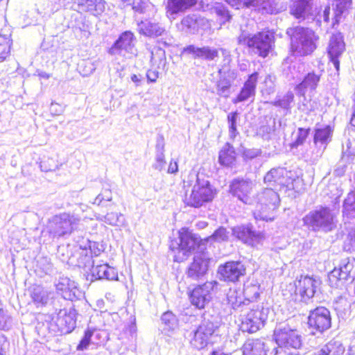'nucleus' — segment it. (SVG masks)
Returning a JSON list of instances; mask_svg holds the SVG:
<instances>
[{
  "label": "nucleus",
  "instance_id": "1",
  "mask_svg": "<svg viewBox=\"0 0 355 355\" xmlns=\"http://www.w3.org/2000/svg\"><path fill=\"white\" fill-rule=\"evenodd\" d=\"M184 187H192L189 192H185L183 200L186 205L191 207H201L212 201L216 194V189L212 187L209 181L200 177L194 171L189 173L187 179L184 181Z\"/></svg>",
  "mask_w": 355,
  "mask_h": 355
},
{
  "label": "nucleus",
  "instance_id": "2",
  "mask_svg": "<svg viewBox=\"0 0 355 355\" xmlns=\"http://www.w3.org/2000/svg\"><path fill=\"white\" fill-rule=\"evenodd\" d=\"M338 211L327 206H319L309 211L303 218L304 223L313 231L329 232L336 227Z\"/></svg>",
  "mask_w": 355,
  "mask_h": 355
},
{
  "label": "nucleus",
  "instance_id": "3",
  "mask_svg": "<svg viewBox=\"0 0 355 355\" xmlns=\"http://www.w3.org/2000/svg\"><path fill=\"white\" fill-rule=\"evenodd\" d=\"M273 336L277 345L275 355H297L296 350L302 345V336L286 324L277 325Z\"/></svg>",
  "mask_w": 355,
  "mask_h": 355
},
{
  "label": "nucleus",
  "instance_id": "4",
  "mask_svg": "<svg viewBox=\"0 0 355 355\" xmlns=\"http://www.w3.org/2000/svg\"><path fill=\"white\" fill-rule=\"evenodd\" d=\"M286 33L290 37L291 49L295 55H308L315 49L318 37L311 29L296 26L288 28Z\"/></svg>",
  "mask_w": 355,
  "mask_h": 355
},
{
  "label": "nucleus",
  "instance_id": "5",
  "mask_svg": "<svg viewBox=\"0 0 355 355\" xmlns=\"http://www.w3.org/2000/svg\"><path fill=\"white\" fill-rule=\"evenodd\" d=\"M280 202L277 192L272 188H266L259 193L256 198L255 208L253 214L256 220H272L274 211Z\"/></svg>",
  "mask_w": 355,
  "mask_h": 355
},
{
  "label": "nucleus",
  "instance_id": "6",
  "mask_svg": "<svg viewBox=\"0 0 355 355\" xmlns=\"http://www.w3.org/2000/svg\"><path fill=\"white\" fill-rule=\"evenodd\" d=\"M49 332L53 336L67 334L71 333L76 325V312L74 309H65L57 310L55 312L48 314Z\"/></svg>",
  "mask_w": 355,
  "mask_h": 355
},
{
  "label": "nucleus",
  "instance_id": "7",
  "mask_svg": "<svg viewBox=\"0 0 355 355\" xmlns=\"http://www.w3.org/2000/svg\"><path fill=\"white\" fill-rule=\"evenodd\" d=\"M238 42L251 48L259 56L266 58L272 49L273 36L268 31L259 32L253 35L242 33L238 37Z\"/></svg>",
  "mask_w": 355,
  "mask_h": 355
},
{
  "label": "nucleus",
  "instance_id": "8",
  "mask_svg": "<svg viewBox=\"0 0 355 355\" xmlns=\"http://www.w3.org/2000/svg\"><path fill=\"white\" fill-rule=\"evenodd\" d=\"M245 313L241 315V329L244 332L254 333L263 327L267 320L269 309L261 304H252L248 306Z\"/></svg>",
  "mask_w": 355,
  "mask_h": 355
},
{
  "label": "nucleus",
  "instance_id": "9",
  "mask_svg": "<svg viewBox=\"0 0 355 355\" xmlns=\"http://www.w3.org/2000/svg\"><path fill=\"white\" fill-rule=\"evenodd\" d=\"M236 9L254 8L264 14H277L284 9L282 0H225Z\"/></svg>",
  "mask_w": 355,
  "mask_h": 355
},
{
  "label": "nucleus",
  "instance_id": "10",
  "mask_svg": "<svg viewBox=\"0 0 355 355\" xmlns=\"http://www.w3.org/2000/svg\"><path fill=\"white\" fill-rule=\"evenodd\" d=\"M308 325L311 334H322L331 327L330 311L324 306H319L311 311L308 318Z\"/></svg>",
  "mask_w": 355,
  "mask_h": 355
},
{
  "label": "nucleus",
  "instance_id": "11",
  "mask_svg": "<svg viewBox=\"0 0 355 355\" xmlns=\"http://www.w3.org/2000/svg\"><path fill=\"white\" fill-rule=\"evenodd\" d=\"M328 277L332 287H338L343 281L353 279L355 277V259L345 257L341 259L338 266L335 267Z\"/></svg>",
  "mask_w": 355,
  "mask_h": 355
},
{
  "label": "nucleus",
  "instance_id": "12",
  "mask_svg": "<svg viewBox=\"0 0 355 355\" xmlns=\"http://www.w3.org/2000/svg\"><path fill=\"white\" fill-rule=\"evenodd\" d=\"M78 220L73 216L64 213L55 216L49 222V232L53 237H60L71 232Z\"/></svg>",
  "mask_w": 355,
  "mask_h": 355
},
{
  "label": "nucleus",
  "instance_id": "13",
  "mask_svg": "<svg viewBox=\"0 0 355 355\" xmlns=\"http://www.w3.org/2000/svg\"><path fill=\"white\" fill-rule=\"evenodd\" d=\"M179 240L178 253L175 255L174 260L182 262L196 249L200 239L191 232L182 228L179 231Z\"/></svg>",
  "mask_w": 355,
  "mask_h": 355
},
{
  "label": "nucleus",
  "instance_id": "14",
  "mask_svg": "<svg viewBox=\"0 0 355 355\" xmlns=\"http://www.w3.org/2000/svg\"><path fill=\"white\" fill-rule=\"evenodd\" d=\"M216 285V282L211 281L196 286L189 293L191 304L199 309L205 308L211 300V292Z\"/></svg>",
  "mask_w": 355,
  "mask_h": 355
},
{
  "label": "nucleus",
  "instance_id": "15",
  "mask_svg": "<svg viewBox=\"0 0 355 355\" xmlns=\"http://www.w3.org/2000/svg\"><path fill=\"white\" fill-rule=\"evenodd\" d=\"M324 73L323 64H319L316 71L308 72L303 78L301 83L295 87V91L297 96L304 97L306 101V93L307 91L313 92L317 89L320 78Z\"/></svg>",
  "mask_w": 355,
  "mask_h": 355
},
{
  "label": "nucleus",
  "instance_id": "16",
  "mask_svg": "<svg viewBox=\"0 0 355 355\" xmlns=\"http://www.w3.org/2000/svg\"><path fill=\"white\" fill-rule=\"evenodd\" d=\"M209 259L205 253L195 254L192 261L187 268L185 274L192 280H200L208 271Z\"/></svg>",
  "mask_w": 355,
  "mask_h": 355
},
{
  "label": "nucleus",
  "instance_id": "17",
  "mask_svg": "<svg viewBox=\"0 0 355 355\" xmlns=\"http://www.w3.org/2000/svg\"><path fill=\"white\" fill-rule=\"evenodd\" d=\"M321 284L319 279L309 276H301L295 281L296 293L301 296V300L305 302L311 299Z\"/></svg>",
  "mask_w": 355,
  "mask_h": 355
},
{
  "label": "nucleus",
  "instance_id": "18",
  "mask_svg": "<svg viewBox=\"0 0 355 355\" xmlns=\"http://www.w3.org/2000/svg\"><path fill=\"white\" fill-rule=\"evenodd\" d=\"M215 329L216 327L213 322L209 320H204L194 331L193 336L191 340V345L197 349L205 347L209 338L214 333Z\"/></svg>",
  "mask_w": 355,
  "mask_h": 355
},
{
  "label": "nucleus",
  "instance_id": "19",
  "mask_svg": "<svg viewBox=\"0 0 355 355\" xmlns=\"http://www.w3.org/2000/svg\"><path fill=\"white\" fill-rule=\"evenodd\" d=\"M135 39L132 32L125 31L109 49L108 53L110 55H122L123 56L126 53L135 55L136 51L133 44Z\"/></svg>",
  "mask_w": 355,
  "mask_h": 355
},
{
  "label": "nucleus",
  "instance_id": "20",
  "mask_svg": "<svg viewBox=\"0 0 355 355\" xmlns=\"http://www.w3.org/2000/svg\"><path fill=\"white\" fill-rule=\"evenodd\" d=\"M253 188L252 181L236 178L230 185V193L245 204H250V194Z\"/></svg>",
  "mask_w": 355,
  "mask_h": 355
},
{
  "label": "nucleus",
  "instance_id": "21",
  "mask_svg": "<svg viewBox=\"0 0 355 355\" xmlns=\"http://www.w3.org/2000/svg\"><path fill=\"white\" fill-rule=\"evenodd\" d=\"M55 286L65 300L74 301L82 296V292L77 284L67 277H60Z\"/></svg>",
  "mask_w": 355,
  "mask_h": 355
},
{
  "label": "nucleus",
  "instance_id": "22",
  "mask_svg": "<svg viewBox=\"0 0 355 355\" xmlns=\"http://www.w3.org/2000/svg\"><path fill=\"white\" fill-rule=\"evenodd\" d=\"M288 172L284 168H272L264 177V182L268 187H273L274 190L282 187H289L291 179L288 176Z\"/></svg>",
  "mask_w": 355,
  "mask_h": 355
},
{
  "label": "nucleus",
  "instance_id": "23",
  "mask_svg": "<svg viewBox=\"0 0 355 355\" xmlns=\"http://www.w3.org/2000/svg\"><path fill=\"white\" fill-rule=\"evenodd\" d=\"M245 268L241 261H228L218 267V272L224 281L235 282L244 275Z\"/></svg>",
  "mask_w": 355,
  "mask_h": 355
},
{
  "label": "nucleus",
  "instance_id": "24",
  "mask_svg": "<svg viewBox=\"0 0 355 355\" xmlns=\"http://www.w3.org/2000/svg\"><path fill=\"white\" fill-rule=\"evenodd\" d=\"M345 49V44L343 37L340 33L332 35L330 38L328 54L331 63L338 72L340 69V61L338 58L343 54Z\"/></svg>",
  "mask_w": 355,
  "mask_h": 355
},
{
  "label": "nucleus",
  "instance_id": "25",
  "mask_svg": "<svg viewBox=\"0 0 355 355\" xmlns=\"http://www.w3.org/2000/svg\"><path fill=\"white\" fill-rule=\"evenodd\" d=\"M233 235L245 243L254 245L263 239V234L252 230L250 226H237L232 229Z\"/></svg>",
  "mask_w": 355,
  "mask_h": 355
},
{
  "label": "nucleus",
  "instance_id": "26",
  "mask_svg": "<svg viewBox=\"0 0 355 355\" xmlns=\"http://www.w3.org/2000/svg\"><path fill=\"white\" fill-rule=\"evenodd\" d=\"M207 23V20L198 15H188L184 17L180 24L178 25V28L187 33L194 34L199 28H204Z\"/></svg>",
  "mask_w": 355,
  "mask_h": 355
},
{
  "label": "nucleus",
  "instance_id": "27",
  "mask_svg": "<svg viewBox=\"0 0 355 355\" xmlns=\"http://www.w3.org/2000/svg\"><path fill=\"white\" fill-rule=\"evenodd\" d=\"M258 76L259 73L257 72H254L248 76L239 94L236 98L232 99L233 103L236 104L254 96Z\"/></svg>",
  "mask_w": 355,
  "mask_h": 355
},
{
  "label": "nucleus",
  "instance_id": "28",
  "mask_svg": "<svg viewBox=\"0 0 355 355\" xmlns=\"http://www.w3.org/2000/svg\"><path fill=\"white\" fill-rule=\"evenodd\" d=\"M243 355H267L268 347L261 339H248L243 344Z\"/></svg>",
  "mask_w": 355,
  "mask_h": 355
},
{
  "label": "nucleus",
  "instance_id": "29",
  "mask_svg": "<svg viewBox=\"0 0 355 355\" xmlns=\"http://www.w3.org/2000/svg\"><path fill=\"white\" fill-rule=\"evenodd\" d=\"M138 31L140 34L150 37L160 36L164 32V28L158 23L148 20L141 21L137 23Z\"/></svg>",
  "mask_w": 355,
  "mask_h": 355
},
{
  "label": "nucleus",
  "instance_id": "30",
  "mask_svg": "<svg viewBox=\"0 0 355 355\" xmlns=\"http://www.w3.org/2000/svg\"><path fill=\"white\" fill-rule=\"evenodd\" d=\"M105 4L106 2L104 0H79L78 6L82 11L98 16L105 11Z\"/></svg>",
  "mask_w": 355,
  "mask_h": 355
},
{
  "label": "nucleus",
  "instance_id": "31",
  "mask_svg": "<svg viewBox=\"0 0 355 355\" xmlns=\"http://www.w3.org/2000/svg\"><path fill=\"white\" fill-rule=\"evenodd\" d=\"M198 0H168L166 13L168 17L175 19V15L194 6Z\"/></svg>",
  "mask_w": 355,
  "mask_h": 355
},
{
  "label": "nucleus",
  "instance_id": "32",
  "mask_svg": "<svg viewBox=\"0 0 355 355\" xmlns=\"http://www.w3.org/2000/svg\"><path fill=\"white\" fill-rule=\"evenodd\" d=\"M91 272L92 277L96 279L116 280L118 277L116 270L107 264L93 266Z\"/></svg>",
  "mask_w": 355,
  "mask_h": 355
},
{
  "label": "nucleus",
  "instance_id": "33",
  "mask_svg": "<svg viewBox=\"0 0 355 355\" xmlns=\"http://www.w3.org/2000/svg\"><path fill=\"white\" fill-rule=\"evenodd\" d=\"M312 0H294L291 7V13L296 19H304L311 9Z\"/></svg>",
  "mask_w": 355,
  "mask_h": 355
},
{
  "label": "nucleus",
  "instance_id": "34",
  "mask_svg": "<svg viewBox=\"0 0 355 355\" xmlns=\"http://www.w3.org/2000/svg\"><path fill=\"white\" fill-rule=\"evenodd\" d=\"M227 304L234 310L243 311L248 309V303L243 300L240 291L236 289H230L227 293Z\"/></svg>",
  "mask_w": 355,
  "mask_h": 355
},
{
  "label": "nucleus",
  "instance_id": "35",
  "mask_svg": "<svg viewBox=\"0 0 355 355\" xmlns=\"http://www.w3.org/2000/svg\"><path fill=\"white\" fill-rule=\"evenodd\" d=\"M333 11V25L338 24L342 16L347 12L352 5V0H331Z\"/></svg>",
  "mask_w": 355,
  "mask_h": 355
},
{
  "label": "nucleus",
  "instance_id": "36",
  "mask_svg": "<svg viewBox=\"0 0 355 355\" xmlns=\"http://www.w3.org/2000/svg\"><path fill=\"white\" fill-rule=\"evenodd\" d=\"M333 130L329 125H325L322 128L315 129L313 142L316 146L322 147L323 150L326 148L327 144L331 140Z\"/></svg>",
  "mask_w": 355,
  "mask_h": 355
},
{
  "label": "nucleus",
  "instance_id": "37",
  "mask_svg": "<svg viewBox=\"0 0 355 355\" xmlns=\"http://www.w3.org/2000/svg\"><path fill=\"white\" fill-rule=\"evenodd\" d=\"M345 348L338 340H331L315 353V355H341Z\"/></svg>",
  "mask_w": 355,
  "mask_h": 355
},
{
  "label": "nucleus",
  "instance_id": "38",
  "mask_svg": "<svg viewBox=\"0 0 355 355\" xmlns=\"http://www.w3.org/2000/svg\"><path fill=\"white\" fill-rule=\"evenodd\" d=\"M218 159L221 165L232 166L236 161L234 147L227 143L220 151Z\"/></svg>",
  "mask_w": 355,
  "mask_h": 355
},
{
  "label": "nucleus",
  "instance_id": "39",
  "mask_svg": "<svg viewBox=\"0 0 355 355\" xmlns=\"http://www.w3.org/2000/svg\"><path fill=\"white\" fill-rule=\"evenodd\" d=\"M178 319L171 311L164 313L161 317V325L162 331L166 334L174 331L178 327Z\"/></svg>",
  "mask_w": 355,
  "mask_h": 355
},
{
  "label": "nucleus",
  "instance_id": "40",
  "mask_svg": "<svg viewBox=\"0 0 355 355\" xmlns=\"http://www.w3.org/2000/svg\"><path fill=\"white\" fill-rule=\"evenodd\" d=\"M101 220L112 226L123 227L126 225L125 219L121 213H107L105 216H102Z\"/></svg>",
  "mask_w": 355,
  "mask_h": 355
},
{
  "label": "nucleus",
  "instance_id": "41",
  "mask_svg": "<svg viewBox=\"0 0 355 355\" xmlns=\"http://www.w3.org/2000/svg\"><path fill=\"white\" fill-rule=\"evenodd\" d=\"M12 40L10 35H0V62L9 55Z\"/></svg>",
  "mask_w": 355,
  "mask_h": 355
},
{
  "label": "nucleus",
  "instance_id": "42",
  "mask_svg": "<svg viewBox=\"0 0 355 355\" xmlns=\"http://www.w3.org/2000/svg\"><path fill=\"white\" fill-rule=\"evenodd\" d=\"M343 216L355 218V193L348 194L343 203Z\"/></svg>",
  "mask_w": 355,
  "mask_h": 355
},
{
  "label": "nucleus",
  "instance_id": "43",
  "mask_svg": "<svg viewBox=\"0 0 355 355\" xmlns=\"http://www.w3.org/2000/svg\"><path fill=\"white\" fill-rule=\"evenodd\" d=\"M218 73L220 75L218 80L231 87L237 77L236 71L232 69H227L225 67H223L219 69Z\"/></svg>",
  "mask_w": 355,
  "mask_h": 355
},
{
  "label": "nucleus",
  "instance_id": "44",
  "mask_svg": "<svg viewBox=\"0 0 355 355\" xmlns=\"http://www.w3.org/2000/svg\"><path fill=\"white\" fill-rule=\"evenodd\" d=\"M304 71V65L302 63L295 62L288 68L287 77L288 79L298 80Z\"/></svg>",
  "mask_w": 355,
  "mask_h": 355
},
{
  "label": "nucleus",
  "instance_id": "45",
  "mask_svg": "<svg viewBox=\"0 0 355 355\" xmlns=\"http://www.w3.org/2000/svg\"><path fill=\"white\" fill-rule=\"evenodd\" d=\"M294 101V95L291 92H288L282 97L278 98L273 103V105L277 107L286 109L287 110L291 108V103Z\"/></svg>",
  "mask_w": 355,
  "mask_h": 355
},
{
  "label": "nucleus",
  "instance_id": "46",
  "mask_svg": "<svg viewBox=\"0 0 355 355\" xmlns=\"http://www.w3.org/2000/svg\"><path fill=\"white\" fill-rule=\"evenodd\" d=\"M243 295L248 306L252 305L250 302L259 297L258 288L254 285L246 286L243 289Z\"/></svg>",
  "mask_w": 355,
  "mask_h": 355
},
{
  "label": "nucleus",
  "instance_id": "47",
  "mask_svg": "<svg viewBox=\"0 0 355 355\" xmlns=\"http://www.w3.org/2000/svg\"><path fill=\"white\" fill-rule=\"evenodd\" d=\"M12 327V318L8 311L0 309V330L8 331Z\"/></svg>",
  "mask_w": 355,
  "mask_h": 355
},
{
  "label": "nucleus",
  "instance_id": "48",
  "mask_svg": "<svg viewBox=\"0 0 355 355\" xmlns=\"http://www.w3.org/2000/svg\"><path fill=\"white\" fill-rule=\"evenodd\" d=\"M343 248L346 251L355 252V228L351 229L345 239Z\"/></svg>",
  "mask_w": 355,
  "mask_h": 355
},
{
  "label": "nucleus",
  "instance_id": "49",
  "mask_svg": "<svg viewBox=\"0 0 355 355\" xmlns=\"http://www.w3.org/2000/svg\"><path fill=\"white\" fill-rule=\"evenodd\" d=\"M237 118H238V113L236 112H231L227 116L230 136L232 139H234L235 137L238 134V132L236 130Z\"/></svg>",
  "mask_w": 355,
  "mask_h": 355
},
{
  "label": "nucleus",
  "instance_id": "50",
  "mask_svg": "<svg viewBox=\"0 0 355 355\" xmlns=\"http://www.w3.org/2000/svg\"><path fill=\"white\" fill-rule=\"evenodd\" d=\"M229 239V232L224 227H219L214 234L209 237V241H214L216 242L226 241Z\"/></svg>",
  "mask_w": 355,
  "mask_h": 355
},
{
  "label": "nucleus",
  "instance_id": "51",
  "mask_svg": "<svg viewBox=\"0 0 355 355\" xmlns=\"http://www.w3.org/2000/svg\"><path fill=\"white\" fill-rule=\"evenodd\" d=\"M112 200V191L110 189H105L102 193L98 194L94 201L93 202L94 205H96L98 206L104 205V202H110Z\"/></svg>",
  "mask_w": 355,
  "mask_h": 355
},
{
  "label": "nucleus",
  "instance_id": "52",
  "mask_svg": "<svg viewBox=\"0 0 355 355\" xmlns=\"http://www.w3.org/2000/svg\"><path fill=\"white\" fill-rule=\"evenodd\" d=\"M310 129H305L302 128H299L297 130V137L295 140L292 144V147H297L300 145H302L306 141Z\"/></svg>",
  "mask_w": 355,
  "mask_h": 355
},
{
  "label": "nucleus",
  "instance_id": "53",
  "mask_svg": "<svg viewBox=\"0 0 355 355\" xmlns=\"http://www.w3.org/2000/svg\"><path fill=\"white\" fill-rule=\"evenodd\" d=\"M215 10L217 15L219 17L220 24H225L230 20L232 17L229 11L223 5L218 4L215 8Z\"/></svg>",
  "mask_w": 355,
  "mask_h": 355
},
{
  "label": "nucleus",
  "instance_id": "54",
  "mask_svg": "<svg viewBox=\"0 0 355 355\" xmlns=\"http://www.w3.org/2000/svg\"><path fill=\"white\" fill-rule=\"evenodd\" d=\"M94 334V331L92 330H87L85 332L83 338L81 339L80 343L78 345L76 349L79 351H83L87 349L91 343V338Z\"/></svg>",
  "mask_w": 355,
  "mask_h": 355
},
{
  "label": "nucleus",
  "instance_id": "55",
  "mask_svg": "<svg viewBox=\"0 0 355 355\" xmlns=\"http://www.w3.org/2000/svg\"><path fill=\"white\" fill-rule=\"evenodd\" d=\"M130 6L135 13L142 14L145 12L147 4L146 0H131Z\"/></svg>",
  "mask_w": 355,
  "mask_h": 355
},
{
  "label": "nucleus",
  "instance_id": "56",
  "mask_svg": "<svg viewBox=\"0 0 355 355\" xmlns=\"http://www.w3.org/2000/svg\"><path fill=\"white\" fill-rule=\"evenodd\" d=\"M230 87L218 80L216 83V94L224 98L229 97L230 94Z\"/></svg>",
  "mask_w": 355,
  "mask_h": 355
},
{
  "label": "nucleus",
  "instance_id": "57",
  "mask_svg": "<svg viewBox=\"0 0 355 355\" xmlns=\"http://www.w3.org/2000/svg\"><path fill=\"white\" fill-rule=\"evenodd\" d=\"M218 55V52L216 49H211L209 46L202 47V55L201 58L208 60H213Z\"/></svg>",
  "mask_w": 355,
  "mask_h": 355
},
{
  "label": "nucleus",
  "instance_id": "58",
  "mask_svg": "<svg viewBox=\"0 0 355 355\" xmlns=\"http://www.w3.org/2000/svg\"><path fill=\"white\" fill-rule=\"evenodd\" d=\"M302 99L300 100L298 108L305 112L309 113L314 110V105L313 102H311V99L304 100V97H302Z\"/></svg>",
  "mask_w": 355,
  "mask_h": 355
},
{
  "label": "nucleus",
  "instance_id": "59",
  "mask_svg": "<svg viewBox=\"0 0 355 355\" xmlns=\"http://www.w3.org/2000/svg\"><path fill=\"white\" fill-rule=\"evenodd\" d=\"M183 53L192 55L193 58H202V47H197L194 45H189L184 48Z\"/></svg>",
  "mask_w": 355,
  "mask_h": 355
},
{
  "label": "nucleus",
  "instance_id": "60",
  "mask_svg": "<svg viewBox=\"0 0 355 355\" xmlns=\"http://www.w3.org/2000/svg\"><path fill=\"white\" fill-rule=\"evenodd\" d=\"M32 298L35 303L41 304L42 306L44 304V295L42 292H40V288H35L32 293Z\"/></svg>",
  "mask_w": 355,
  "mask_h": 355
},
{
  "label": "nucleus",
  "instance_id": "61",
  "mask_svg": "<svg viewBox=\"0 0 355 355\" xmlns=\"http://www.w3.org/2000/svg\"><path fill=\"white\" fill-rule=\"evenodd\" d=\"M49 168L47 171H53L58 168L62 163L58 160V155H55L53 157H49L48 159Z\"/></svg>",
  "mask_w": 355,
  "mask_h": 355
},
{
  "label": "nucleus",
  "instance_id": "62",
  "mask_svg": "<svg viewBox=\"0 0 355 355\" xmlns=\"http://www.w3.org/2000/svg\"><path fill=\"white\" fill-rule=\"evenodd\" d=\"M164 164H165L164 155L163 153L161 152L157 155L156 162L153 164V167L158 171H161L164 168Z\"/></svg>",
  "mask_w": 355,
  "mask_h": 355
},
{
  "label": "nucleus",
  "instance_id": "63",
  "mask_svg": "<svg viewBox=\"0 0 355 355\" xmlns=\"http://www.w3.org/2000/svg\"><path fill=\"white\" fill-rule=\"evenodd\" d=\"M244 156L248 159H253L261 155V150L259 149H248L244 151Z\"/></svg>",
  "mask_w": 355,
  "mask_h": 355
},
{
  "label": "nucleus",
  "instance_id": "64",
  "mask_svg": "<svg viewBox=\"0 0 355 355\" xmlns=\"http://www.w3.org/2000/svg\"><path fill=\"white\" fill-rule=\"evenodd\" d=\"M49 110L52 114L59 115L62 112V107L60 104L51 103Z\"/></svg>",
  "mask_w": 355,
  "mask_h": 355
}]
</instances>
